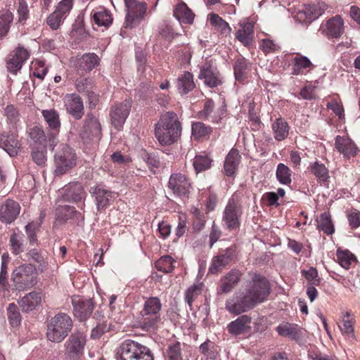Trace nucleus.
Instances as JSON below:
<instances>
[{
	"label": "nucleus",
	"mask_w": 360,
	"mask_h": 360,
	"mask_svg": "<svg viewBox=\"0 0 360 360\" xmlns=\"http://www.w3.org/2000/svg\"><path fill=\"white\" fill-rule=\"evenodd\" d=\"M301 274L309 282V285H320L321 278L319 277L316 268L310 267L308 270H302Z\"/></svg>",
	"instance_id": "6e6d98bb"
},
{
	"label": "nucleus",
	"mask_w": 360,
	"mask_h": 360,
	"mask_svg": "<svg viewBox=\"0 0 360 360\" xmlns=\"http://www.w3.org/2000/svg\"><path fill=\"white\" fill-rule=\"evenodd\" d=\"M153 93V86L150 84L141 83L136 89V96L139 99L146 100Z\"/></svg>",
	"instance_id": "0e129e2a"
},
{
	"label": "nucleus",
	"mask_w": 360,
	"mask_h": 360,
	"mask_svg": "<svg viewBox=\"0 0 360 360\" xmlns=\"http://www.w3.org/2000/svg\"><path fill=\"white\" fill-rule=\"evenodd\" d=\"M245 292L257 305L267 300L271 292V285L264 276L255 274L249 282Z\"/></svg>",
	"instance_id": "0eeeda50"
},
{
	"label": "nucleus",
	"mask_w": 360,
	"mask_h": 360,
	"mask_svg": "<svg viewBox=\"0 0 360 360\" xmlns=\"http://www.w3.org/2000/svg\"><path fill=\"white\" fill-rule=\"evenodd\" d=\"M30 51L18 44L6 57L7 70L14 75L21 70L24 63L30 58Z\"/></svg>",
	"instance_id": "9b49d317"
},
{
	"label": "nucleus",
	"mask_w": 360,
	"mask_h": 360,
	"mask_svg": "<svg viewBox=\"0 0 360 360\" xmlns=\"http://www.w3.org/2000/svg\"><path fill=\"white\" fill-rule=\"evenodd\" d=\"M347 219L349 226L352 229H356L360 226V212L358 210L352 209L347 214Z\"/></svg>",
	"instance_id": "774afa93"
},
{
	"label": "nucleus",
	"mask_w": 360,
	"mask_h": 360,
	"mask_svg": "<svg viewBox=\"0 0 360 360\" xmlns=\"http://www.w3.org/2000/svg\"><path fill=\"white\" fill-rule=\"evenodd\" d=\"M72 327L71 317L66 313L59 312L48 323L46 337L53 342H61L68 335Z\"/></svg>",
	"instance_id": "7ed1b4c3"
},
{
	"label": "nucleus",
	"mask_w": 360,
	"mask_h": 360,
	"mask_svg": "<svg viewBox=\"0 0 360 360\" xmlns=\"http://www.w3.org/2000/svg\"><path fill=\"white\" fill-rule=\"evenodd\" d=\"M131 100L127 98L124 101L112 105L110 111L111 124L117 130H120L128 117L131 108Z\"/></svg>",
	"instance_id": "f8f14e48"
},
{
	"label": "nucleus",
	"mask_w": 360,
	"mask_h": 360,
	"mask_svg": "<svg viewBox=\"0 0 360 360\" xmlns=\"http://www.w3.org/2000/svg\"><path fill=\"white\" fill-rule=\"evenodd\" d=\"M86 345V335L79 330L72 333L64 344L65 360H80Z\"/></svg>",
	"instance_id": "6e6552de"
},
{
	"label": "nucleus",
	"mask_w": 360,
	"mask_h": 360,
	"mask_svg": "<svg viewBox=\"0 0 360 360\" xmlns=\"http://www.w3.org/2000/svg\"><path fill=\"white\" fill-rule=\"evenodd\" d=\"M77 155L75 150L66 144L60 145L54 155L55 175L61 176L75 167Z\"/></svg>",
	"instance_id": "39448f33"
},
{
	"label": "nucleus",
	"mask_w": 360,
	"mask_h": 360,
	"mask_svg": "<svg viewBox=\"0 0 360 360\" xmlns=\"http://www.w3.org/2000/svg\"><path fill=\"white\" fill-rule=\"evenodd\" d=\"M210 23L223 34H227L231 32V27L229 24L223 20L218 14H210Z\"/></svg>",
	"instance_id": "864d4df0"
},
{
	"label": "nucleus",
	"mask_w": 360,
	"mask_h": 360,
	"mask_svg": "<svg viewBox=\"0 0 360 360\" xmlns=\"http://www.w3.org/2000/svg\"><path fill=\"white\" fill-rule=\"evenodd\" d=\"M308 169L319 181L325 182L329 178L328 170L323 163L316 161L311 163Z\"/></svg>",
	"instance_id": "ea45409f"
},
{
	"label": "nucleus",
	"mask_w": 360,
	"mask_h": 360,
	"mask_svg": "<svg viewBox=\"0 0 360 360\" xmlns=\"http://www.w3.org/2000/svg\"><path fill=\"white\" fill-rule=\"evenodd\" d=\"M241 276L242 273L238 269H233L229 271L220 278L217 293L228 294L231 292L239 283Z\"/></svg>",
	"instance_id": "412c9836"
},
{
	"label": "nucleus",
	"mask_w": 360,
	"mask_h": 360,
	"mask_svg": "<svg viewBox=\"0 0 360 360\" xmlns=\"http://www.w3.org/2000/svg\"><path fill=\"white\" fill-rule=\"evenodd\" d=\"M101 135V125L98 120L92 114L88 113L83 129L80 136L83 139H92L94 138H100Z\"/></svg>",
	"instance_id": "aec40b11"
},
{
	"label": "nucleus",
	"mask_w": 360,
	"mask_h": 360,
	"mask_svg": "<svg viewBox=\"0 0 360 360\" xmlns=\"http://www.w3.org/2000/svg\"><path fill=\"white\" fill-rule=\"evenodd\" d=\"M274 137L276 141L284 140L288 135L290 127L283 118L276 119L271 125Z\"/></svg>",
	"instance_id": "f704fd0d"
},
{
	"label": "nucleus",
	"mask_w": 360,
	"mask_h": 360,
	"mask_svg": "<svg viewBox=\"0 0 360 360\" xmlns=\"http://www.w3.org/2000/svg\"><path fill=\"white\" fill-rule=\"evenodd\" d=\"M8 317L10 323L13 326H17L20 323L21 317L18 307L14 303H11L7 309Z\"/></svg>",
	"instance_id": "bf43d9fd"
},
{
	"label": "nucleus",
	"mask_w": 360,
	"mask_h": 360,
	"mask_svg": "<svg viewBox=\"0 0 360 360\" xmlns=\"http://www.w3.org/2000/svg\"><path fill=\"white\" fill-rule=\"evenodd\" d=\"M168 188L177 197L188 198L191 184L186 175L181 173H174L170 176Z\"/></svg>",
	"instance_id": "2eb2a0df"
},
{
	"label": "nucleus",
	"mask_w": 360,
	"mask_h": 360,
	"mask_svg": "<svg viewBox=\"0 0 360 360\" xmlns=\"http://www.w3.org/2000/svg\"><path fill=\"white\" fill-rule=\"evenodd\" d=\"M20 206L13 200L8 199L0 207V220L5 224H11L20 214Z\"/></svg>",
	"instance_id": "5701e85b"
},
{
	"label": "nucleus",
	"mask_w": 360,
	"mask_h": 360,
	"mask_svg": "<svg viewBox=\"0 0 360 360\" xmlns=\"http://www.w3.org/2000/svg\"><path fill=\"white\" fill-rule=\"evenodd\" d=\"M110 330V324L108 321L103 318L97 321L95 327L91 330L90 337L91 339H99L104 333Z\"/></svg>",
	"instance_id": "8fccbe9b"
},
{
	"label": "nucleus",
	"mask_w": 360,
	"mask_h": 360,
	"mask_svg": "<svg viewBox=\"0 0 360 360\" xmlns=\"http://www.w3.org/2000/svg\"><path fill=\"white\" fill-rule=\"evenodd\" d=\"M276 178L278 181L284 185H289L291 180V172L288 166L283 163H279L276 172Z\"/></svg>",
	"instance_id": "de8ad7c7"
},
{
	"label": "nucleus",
	"mask_w": 360,
	"mask_h": 360,
	"mask_svg": "<svg viewBox=\"0 0 360 360\" xmlns=\"http://www.w3.org/2000/svg\"><path fill=\"white\" fill-rule=\"evenodd\" d=\"M15 288L19 291L33 287L37 282V271L31 264H24L16 267L12 274Z\"/></svg>",
	"instance_id": "423d86ee"
},
{
	"label": "nucleus",
	"mask_w": 360,
	"mask_h": 360,
	"mask_svg": "<svg viewBox=\"0 0 360 360\" xmlns=\"http://www.w3.org/2000/svg\"><path fill=\"white\" fill-rule=\"evenodd\" d=\"M278 333L283 337H288L292 340H296L299 338V333L297 326L285 323L280 324L276 328Z\"/></svg>",
	"instance_id": "a18cd8bd"
},
{
	"label": "nucleus",
	"mask_w": 360,
	"mask_h": 360,
	"mask_svg": "<svg viewBox=\"0 0 360 360\" xmlns=\"http://www.w3.org/2000/svg\"><path fill=\"white\" fill-rule=\"evenodd\" d=\"M127 14L123 25L124 29H133L143 20L147 11V5L137 0H125Z\"/></svg>",
	"instance_id": "1a4fd4ad"
},
{
	"label": "nucleus",
	"mask_w": 360,
	"mask_h": 360,
	"mask_svg": "<svg viewBox=\"0 0 360 360\" xmlns=\"http://www.w3.org/2000/svg\"><path fill=\"white\" fill-rule=\"evenodd\" d=\"M181 133V125L177 115L174 112H167L162 115L155 124V135L162 146H170L176 143Z\"/></svg>",
	"instance_id": "f257e3e1"
},
{
	"label": "nucleus",
	"mask_w": 360,
	"mask_h": 360,
	"mask_svg": "<svg viewBox=\"0 0 360 360\" xmlns=\"http://www.w3.org/2000/svg\"><path fill=\"white\" fill-rule=\"evenodd\" d=\"M94 22L98 26L108 27L112 23L113 18L110 12L105 8L96 11L93 15Z\"/></svg>",
	"instance_id": "a19ab883"
},
{
	"label": "nucleus",
	"mask_w": 360,
	"mask_h": 360,
	"mask_svg": "<svg viewBox=\"0 0 360 360\" xmlns=\"http://www.w3.org/2000/svg\"><path fill=\"white\" fill-rule=\"evenodd\" d=\"M318 229L327 235H331L334 232V226L328 213L323 212L321 214Z\"/></svg>",
	"instance_id": "09e8293b"
},
{
	"label": "nucleus",
	"mask_w": 360,
	"mask_h": 360,
	"mask_svg": "<svg viewBox=\"0 0 360 360\" xmlns=\"http://www.w3.org/2000/svg\"><path fill=\"white\" fill-rule=\"evenodd\" d=\"M214 103L212 99L206 101L203 109L198 114V117L201 120H209L211 118L212 122H219L225 112V110L221 108L217 112H214Z\"/></svg>",
	"instance_id": "a878e982"
},
{
	"label": "nucleus",
	"mask_w": 360,
	"mask_h": 360,
	"mask_svg": "<svg viewBox=\"0 0 360 360\" xmlns=\"http://www.w3.org/2000/svg\"><path fill=\"white\" fill-rule=\"evenodd\" d=\"M252 319L250 316L244 314L238 317L236 320L230 322L226 329L229 333L238 336L249 332L251 328L250 323Z\"/></svg>",
	"instance_id": "393cba45"
},
{
	"label": "nucleus",
	"mask_w": 360,
	"mask_h": 360,
	"mask_svg": "<svg viewBox=\"0 0 360 360\" xmlns=\"http://www.w3.org/2000/svg\"><path fill=\"white\" fill-rule=\"evenodd\" d=\"M74 314L80 321H86L92 314L94 304L91 300L73 299Z\"/></svg>",
	"instance_id": "b1692460"
},
{
	"label": "nucleus",
	"mask_w": 360,
	"mask_h": 360,
	"mask_svg": "<svg viewBox=\"0 0 360 360\" xmlns=\"http://www.w3.org/2000/svg\"><path fill=\"white\" fill-rule=\"evenodd\" d=\"M174 262H175V260L172 257L164 255L155 262V266L158 271L169 274L174 269Z\"/></svg>",
	"instance_id": "c03bdc74"
},
{
	"label": "nucleus",
	"mask_w": 360,
	"mask_h": 360,
	"mask_svg": "<svg viewBox=\"0 0 360 360\" xmlns=\"http://www.w3.org/2000/svg\"><path fill=\"white\" fill-rule=\"evenodd\" d=\"M20 143L14 134H0V148L6 150L11 156L17 155Z\"/></svg>",
	"instance_id": "2f4dec72"
},
{
	"label": "nucleus",
	"mask_w": 360,
	"mask_h": 360,
	"mask_svg": "<svg viewBox=\"0 0 360 360\" xmlns=\"http://www.w3.org/2000/svg\"><path fill=\"white\" fill-rule=\"evenodd\" d=\"M13 20V15L11 11H0V39H2L7 35Z\"/></svg>",
	"instance_id": "58836bf2"
},
{
	"label": "nucleus",
	"mask_w": 360,
	"mask_h": 360,
	"mask_svg": "<svg viewBox=\"0 0 360 360\" xmlns=\"http://www.w3.org/2000/svg\"><path fill=\"white\" fill-rule=\"evenodd\" d=\"M195 86L193 75L191 72L186 71L179 76L176 82V87L181 94H187Z\"/></svg>",
	"instance_id": "72a5a7b5"
},
{
	"label": "nucleus",
	"mask_w": 360,
	"mask_h": 360,
	"mask_svg": "<svg viewBox=\"0 0 360 360\" xmlns=\"http://www.w3.org/2000/svg\"><path fill=\"white\" fill-rule=\"evenodd\" d=\"M27 256L28 257L29 260H32L34 262L37 263L39 264V267H41L42 269L46 268V263L44 261V258L37 249H31L27 253Z\"/></svg>",
	"instance_id": "e2e57ef3"
},
{
	"label": "nucleus",
	"mask_w": 360,
	"mask_h": 360,
	"mask_svg": "<svg viewBox=\"0 0 360 360\" xmlns=\"http://www.w3.org/2000/svg\"><path fill=\"white\" fill-rule=\"evenodd\" d=\"M161 308L162 303L158 297L148 298L137 318L138 326L146 331L157 329L161 321Z\"/></svg>",
	"instance_id": "f03ea898"
},
{
	"label": "nucleus",
	"mask_w": 360,
	"mask_h": 360,
	"mask_svg": "<svg viewBox=\"0 0 360 360\" xmlns=\"http://www.w3.org/2000/svg\"><path fill=\"white\" fill-rule=\"evenodd\" d=\"M225 305L226 309L234 315L248 311L256 306L245 292L240 296H233L228 299Z\"/></svg>",
	"instance_id": "4468645a"
},
{
	"label": "nucleus",
	"mask_w": 360,
	"mask_h": 360,
	"mask_svg": "<svg viewBox=\"0 0 360 360\" xmlns=\"http://www.w3.org/2000/svg\"><path fill=\"white\" fill-rule=\"evenodd\" d=\"M77 90L80 92L86 91L88 95L90 96V94H94L91 90L93 87L92 79L90 78H80L77 79L75 82Z\"/></svg>",
	"instance_id": "13d9d810"
},
{
	"label": "nucleus",
	"mask_w": 360,
	"mask_h": 360,
	"mask_svg": "<svg viewBox=\"0 0 360 360\" xmlns=\"http://www.w3.org/2000/svg\"><path fill=\"white\" fill-rule=\"evenodd\" d=\"M337 259L341 266L346 269H348L352 263L355 262L356 258L354 256V255H352L348 250H338Z\"/></svg>",
	"instance_id": "603ef678"
},
{
	"label": "nucleus",
	"mask_w": 360,
	"mask_h": 360,
	"mask_svg": "<svg viewBox=\"0 0 360 360\" xmlns=\"http://www.w3.org/2000/svg\"><path fill=\"white\" fill-rule=\"evenodd\" d=\"M250 67V63L246 59L243 58L238 59L233 66L236 79L238 82H243L247 78Z\"/></svg>",
	"instance_id": "e433bc0d"
},
{
	"label": "nucleus",
	"mask_w": 360,
	"mask_h": 360,
	"mask_svg": "<svg viewBox=\"0 0 360 360\" xmlns=\"http://www.w3.org/2000/svg\"><path fill=\"white\" fill-rule=\"evenodd\" d=\"M4 115L6 116L7 122L11 124H15L19 120V112L13 105H8L4 109Z\"/></svg>",
	"instance_id": "680f3d73"
},
{
	"label": "nucleus",
	"mask_w": 360,
	"mask_h": 360,
	"mask_svg": "<svg viewBox=\"0 0 360 360\" xmlns=\"http://www.w3.org/2000/svg\"><path fill=\"white\" fill-rule=\"evenodd\" d=\"M42 115L49 125V127L52 132L48 134L49 147L53 150L56 146V135L59 131L60 127V122L59 115L56 110L53 109L42 110Z\"/></svg>",
	"instance_id": "dca6fc26"
},
{
	"label": "nucleus",
	"mask_w": 360,
	"mask_h": 360,
	"mask_svg": "<svg viewBox=\"0 0 360 360\" xmlns=\"http://www.w3.org/2000/svg\"><path fill=\"white\" fill-rule=\"evenodd\" d=\"M30 138L35 143L40 146V147H46L47 142L49 143L48 134L46 135L44 130L35 126L30 129Z\"/></svg>",
	"instance_id": "79ce46f5"
},
{
	"label": "nucleus",
	"mask_w": 360,
	"mask_h": 360,
	"mask_svg": "<svg viewBox=\"0 0 360 360\" xmlns=\"http://www.w3.org/2000/svg\"><path fill=\"white\" fill-rule=\"evenodd\" d=\"M72 8V0H62L58 5L55 10L57 13H59L64 18L69 13Z\"/></svg>",
	"instance_id": "338daca9"
},
{
	"label": "nucleus",
	"mask_w": 360,
	"mask_h": 360,
	"mask_svg": "<svg viewBox=\"0 0 360 360\" xmlns=\"http://www.w3.org/2000/svg\"><path fill=\"white\" fill-rule=\"evenodd\" d=\"M100 58L94 53H84L77 60V72L80 75L91 71L96 66L98 65Z\"/></svg>",
	"instance_id": "bb28decb"
},
{
	"label": "nucleus",
	"mask_w": 360,
	"mask_h": 360,
	"mask_svg": "<svg viewBox=\"0 0 360 360\" xmlns=\"http://www.w3.org/2000/svg\"><path fill=\"white\" fill-rule=\"evenodd\" d=\"M40 228V223L32 221L25 226V232L30 244L33 245L37 241V232Z\"/></svg>",
	"instance_id": "4d7b16f0"
},
{
	"label": "nucleus",
	"mask_w": 360,
	"mask_h": 360,
	"mask_svg": "<svg viewBox=\"0 0 360 360\" xmlns=\"http://www.w3.org/2000/svg\"><path fill=\"white\" fill-rule=\"evenodd\" d=\"M41 293L32 291L25 295L21 300H20L18 301V304L22 311L28 312L35 309L41 304Z\"/></svg>",
	"instance_id": "7c9ffc66"
},
{
	"label": "nucleus",
	"mask_w": 360,
	"mask_h": 360,
	"mask_svg": "<svg viewBox=\"0 0 360 360\" xmlns=\"http://www.w3.org/2000/svg\"><path fill=\"white\" fill-rule=\"evenodd\" d=\"M212 132V128L201 122H194L192 124V135L195 139H209Z\"/></svg>",
	"instance_id": "4c0bfd02"
},
{
	"label": "nucleus",
	"mask_w": 360,
	"mask_h": 360,
	"mask_svg": "<svg viewBox=\"0 0 360 360\" xmlns=\"http://www.w3.org/2000/svg\"><path fill=\"white\" fill-rule=\"evenodd\" d=\"M335 145L338 150L347 158L356 155L357 147L349 138L337 136Z\"/></svg>",
	"instance_id": "cd10ccee"
},
{
	"label": "nucleus",
	"mask_w": 360,
	"mask_h": 360,
	"mask_svg": "<svg viewBox=\"0 0 360 360\" xmlns=\"http://www.w3.org/2000/svg\"><path fill=\"white\" fill-rule=\"evenodd\" d=\"M173 14L181 23L192 24L193 22L195 14L183 1L174 7Z\"/></svg>",
	"instance_id": "473e14b6"
},
{
	"label": "nucleus",
	"mask_w": 360,
	"mask_h": 360,
	"mask_svg": "<svg viewBox=\"0 0 360 360\" xmlns=\"http://www.w3.org/2000/svg\"><path fill=\"white\" fill-rule=\"evenodd\" d=\"M241 156L236 148H232L227 154L224 164V172L227 176H233L240 162Z\"/></svg>",
	"instance_id": "c756f323"
},
{
	"label": "nucleus",
	"mask_w": 360,
	"mask_h": 360,
	"mask_svg": "<svg viewBox=\"0 0 360 360\" xmlns=\"http://www.w3.org/2000/svg\"><path fill=\"white\" fill-rule=\"evenodd\" d=\"M117 360H154L150 349L131 340H125L117 349Z\"/></svg>",
	"instance_id": "20e7f679"
},
{
	"label": "nucleus",
	"mask_w": 360,
	"mask_h": 360,
	"mask_svg": "<svg viewBox=\"0 0 360 360\" xmlns=\"http://www.w3.org/2000/svg\"><path fill=\"white\" fill-rule=\"evenodd\" d=\"M86 195L83 186L79 183H70L60 191V199L65 202H78L84 200Z\"/></svg>",
	"instance_id": "a211bd4d"
},
{
	"label": "nucleus",
	"mask_w": 360,
	"mask_h": 360,
	"mask_svg": "<svg viewBox=\"0 0 360 360\" xmlns=\"http://www.w3.org/2000/svg\"><path fill=\"white\" fill-rule=\"evenodd\" d=\"M198 78L203 80L205 85L210 88H214L222 84L220 73L213 59H206L201 65Z\"/></svg>",
	"instance_id": "9d476101"
},
{
	"label": "nucleus",
	"mask_w": 360,
	"mask_h": 360,
	"mask_svg": "<svg viewBox=\"0 0 360 360\" xmlns=\"http://www.w3.org/2000/svg\"><path fill=\"white\" fill-rule=\"evenodd\" d=\"M243 214L241 206L233 199L229 200L225 210L222 220L229 231H233L240 227V218Z\"/></svg>",
	"instance_id": "ddd939ff"
},
{
	"label": "nucleus",
	"mask_w": 360,
	"mask_h": 360,
	"mask_svg": "<svg viewBox=\"0 0 360 360\" xmlns=\"http://www.w3.org/2000/svg\"><path fill=\"white\" fill-rule=\"evenodd\" d=\"M24 236L20 235L17 233H13L11 235L9 243L11 247V250L13 251V253H14L15 255L21 253L23 251L24 249Z\"/></svg>",
	"instance_id": "3c124183"
},
{
	"label": "nucleus",
	"mask_w": 360,
	"mask_h": 360,
	"mask_svg": "<svg viewBox=\"0 0 360 360\" xmlns=\"http://www.w3.org/2000/svg\"><path fill=\"white\" fill-rule=\"evenodd\" d=\"M89 193L95 198L98 211L105 210L113 198V193L106 189L102 184L91 187Z\"/></svg>",
	"instance_id": "f3484780"
},
{
	"label": "nucleus",
	"mask_w": 360,
	"mask_h": 360,
	"mask_svg": "<svg viewBox=\"0 0 360 360\" xmlns=\"http://www.w3.org/2000/svg\"><path fill=\"white\" fill-rule=\"evenodd\" d=\"M236 250V248L235 246H230L222 251L219 255L214 257L212 264L209 267V272L212 274H216L228 265L234 258Z\"/></svg>",
	"instance_id": "6ab92c4d"
},
{
	"label": "nucleus",
	"mask_w": 360,
	"mask_h": 360,
	"mask_svg": "<svg viewBox=\"0 0 360 360\" xmlns=\"http://www.w3.org/2000/svg\"><path fill=\"white\" fill-rule=\"evenodd\" d=\"M32 158L38 166H44L47 160L46 147H39L34 150L32 153Z\"/></svg>",
	"instance_id": "052dcab7"
},
{
	"label": "nucleus",
	"mask_w": 360,
	"mask_h": 360,
	"mask_svg": "<svg viewBox=\"0 0 360 360\" xmlns=\"http://www.w3.org/2000/svg\"><path fill=\"white\" fill-rule=\"evenodd\" d=\"M312 65L310 60L303 56H296L293 59L292 73L295 75H298L302 73L303 69H306Z\"/></svg>",
	"instance_id": "49530a36"
},
{
	"label": "nucleus",
	"mask_w": 360,
	"mask_h": 360,
	"mask_svg": "<svg viewBox=\"0 0 360 360\" xmlns=\"http://www.w3.org/2000/svg\"><path fill=\"white\" fill-rule=\"evenodd\" d=\"M63 19L64 18L55 11L47 18L46 22L53 30H56L59 28Z\"/></svg>",
	"instance_id": "69168bd1"
},
{
	"label": "nucleus",
	"mask_w": 360,
	"mask_h": 360,
	"mask_svg": "<svg viewBox=\"0 0 360 360\" xmlns=\"http://www.w3.org/2000/svg\"><path fill=\"white\" fill-rule=\"evenodd\" d=\"M326 26L324 32L328 38H340L344 32V21L339 15L327 20Z\"/></svg>",
	"instance_id": "c85d7f7f"
},
{
	"label": "nucleus",
	"mask_w": 360,
	"mask_h": 360,
	"mask_svg": "<svg viewBox=\"0 0 360 360\" xmlns=\"http://www.w3.org/2000/svg\"><path fill=\"white\" fill-rule=\"evenodd\" d=\"M166 360H183L181 344L177 340H170L164 353Z\"/></svg>",
	"instance_id": "c9c22d12"
},
{
	"label": "nucleus",
	"mask_w": 360,
	"mask_h": 360,
	"mask_svg": "<svg viewBox=\"0 0 360 360\" xmlns=\"http://www.w3.org/2000/svg\"><path fill=\"white\" fill-rule=\"evenodd\" d=\"M64 103L67 111L73 117L79 120L84 113L82 98L76 94H67L64 98Z\"/></svg>",
	"instance_id": "4be33fe9"
},
{
	"label": "nucleus",
	"mask_w": 360,
	"mask_h": 360,
	"mask_svg": "<svg viewBox=\"0 0 360 360\" xmlns=\"http://www.w3.org/2000/svg\"><path fill=\"white\" fill-rule=\"evenodd\" d=\"M212 160L207 155H197L193 159V165L197 173L204 172L211 167Z\"/></svg>",
	"instance_id": "37998d69"
},
{
	"label": "nucleus",
	"mask_w": 360,
	"mask_h": 360,
	"mask_svg": "<svg viewBox=\"0 0 360 360\" xmlns=\"http://www.w3.org/2000/svg\"><path fill=\"white\" fill-rule=\"evenodd\" d=\"M202 292V285H193L190 286L185 292V301L191 307L193 302Z\"/></svg>",
	"instance_id": "5fc2aeb1"
}]
</instances>
